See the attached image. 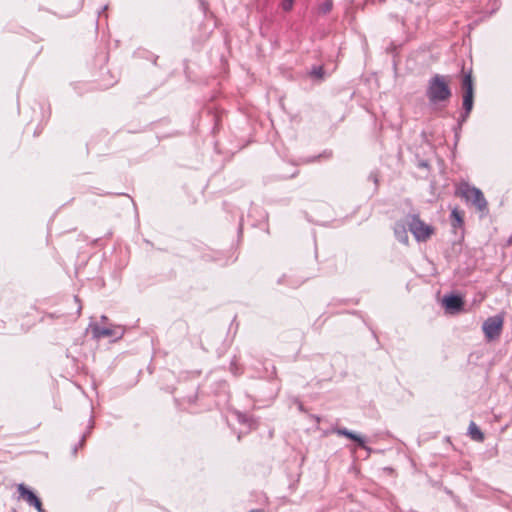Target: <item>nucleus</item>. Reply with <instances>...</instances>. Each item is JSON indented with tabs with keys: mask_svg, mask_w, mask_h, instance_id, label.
<instances>
[{
	"mask_svg": "<svg viewBox=\"0 0 512 512\" xmlns=\"http://www.w3.org/2000/svg\"><path fill=\"white\" fill-rule=\"evenodd\" d=\"M426 96L432 104L448 102L452 96L450 78L445 75L435 74L428 81Z\"/></svg>",
	"mask_w": 512,
	"mask_h": 512,
	"instance_id": "nucleus-1",
	"label": "nucleus"
},
{
	"mask_svg": "<svg viewBox=\"0 0 512 512\" xmlns=\"http://www.w3.org/2000/svg\"><path fill=\"white\" fill-rule=\"evenodd\" d=\"M455 196L464 199L467 203H471L479 212L487 210L488 203L482 191L467 182L457 184Z\"/></svg>",
	"mask_w": 512,
	"mask_h": 512,
	"instance_id": "nucleus-2",
	"label": "nucleus"
},
{
	"mask_svg": "<svg viewBox=\"0 0 512 512\" xmlns=\"http://www.w3.org/2000/svg\"><path fill=\"white\" fill-rule=\"evenodd\" d=\"M407 225L414 238L419 242H426L435 233V228L421 220L418 215H411Z\"/></svg>",
	"mask_w": 512,
	"mask_h": 512,
	"instance_id": "nucleus-3",
	"label": "nucleus"
},
{
	"mask_svg": "<svg viewBox=\"0 0 512 512\" xmlns=\"http://www.w3.org/2000/svg\"><path fill=\"white\" fill-rule=\"evenodd\" d=\"M462 72H463V78L461 81V89L463 92V108L466 112V115H468L473 108L474 83H473L471 71L465 73L464 69H463Z\"/></svg>",
	"mask_w": 512,
	"mask_h": 512,
	"instance_id": "nucleus-4",
	"label": "nucleus"
},
{
	"mask_svg": "<svg viewBox=\"0 0 512 512\" xmlns=\"http://www.w3.org/2000/svg\"><path fill=\"white\" fill-rule=\"evenodd\" d=\"M503 325L504 316L502 314L487 318L482 325L485 338L488 341L499 338L503 330Z\"/></svg>",
	"mask_w": 512,
	"mask_h": 512,
	"instance_id": "nucleus-5",
	"label": "nucleus"
},
{
	"mask_svg": "<svg viewBox=\"0 0 512 512\" xmlns=\"http://www.w3.org/2000/svg\"><path fill=\"white\" fill-rule=\"evenodd\" d=\"M18 492L21 498L24 499L29 505L34 506L39 512L43 511L40 499L24 484L18 485Z\"/></svg>",
	"mask_w": 512,
	"mask_h": 512,
	"instance_id": "nucleus-6",
	"label": "nucleus"
},
{
	"mask_svg": "<svg viewBox=\"0 0 512 512\" xmlns=\"http://www.w3.org/2000/svg\"><path fill=\"white\" fill-rule=\"evenodd\" d=\"M443 303L450 310H459L463 306L462 298L455 295L445 297Z\"/></svg>",
	"mask_w": 512,
	"mask_h": 512,
	"instance_id": "nucleus-7",
	"label": "nucleus"
},
{
	"mask_svg": "<svg viewBox=\"0 0 512 512\" xmlns=\"http://www.w3.org/2000/svg\"><path fill=\"white\" fill-rule=\"evenodd\" d=\"M451 224L453 228H461L464 225V212L457 207L451 212Z\"/></svg>",
	"mask_w": 512,
	"mask_h": 512,
	"instance_id": "nucleus-8",
	"label": "nucleus"
},
{
	"mask_svg": "<svg viewBox=\"0 0 512 512\" xmlns=\"http://www.w3.org/2000/svg\"><path fill=\"white\" fill-rule=\"evenodd\" d=\"M468 433H469V436L471 437V439H473L475 441L482 442L484 440L483 432L473 421L470 422V424H469Z\"/></svg>",
	"mask_w": 512,
	"mask_h": 512,
	"instance_id": "nucleus-9",
	"label": "nucleus"
},
{
	"mask_svg": "<svg viewBox=\"0 0 512 512\" xmlns=\"http://www.w3.org/2000/svg\"><path fill=\"white\" fill-rule=\"evenodd\" d=\"M337 434L338 435H341V436H345L351 440H354L358 443V445L362 448H365V442L363 440L362 437H360L359 435L347 430V429H338L337 430Z\"/></svg>",
	"mask_w": 512,
	"mask_h": 512,
	"instance_id": "nucleus-10",
	"label": "nucleus"
},
{
	"mask_svg": "<svg viewBox=\"0 0 512 512\" xmlns=\"http://www.w3.org/2000/svg\"><path fill=\"white\" fill-rule=\"evenodd\" d=\"M394 233H395L396 237L401 242H403L406 245L408 244L409 238H408V235L406 233V229H405V225L404 224L397 223L395 228H394Z\"/></svg>",
	"mask_w": 512,
	"mask_h": 512,
	"instance_id": "nucleus-11",
	"label": "nucleus"
},
{
	"mask_svg": "<svg viewBox=\"0 0 512 512\" xmlns=\"http://www.w3.org/2000/svg\"><path fill=\"white\" fill-rule=\"evenodd\" d=\"M93 332L97 338L110 337L114 335L113 330L108 328L96 327L94 328Z\"/></svg>",
	"mask_w": 512,
	"mask_h": 512,
	"instance_id": "nucleus-12",
	"label": "nucleus"
},
{
	"mask_svg": "<svg viewBox=\"0 0 512 512\" xmlns=\"http://www.w3.org/2000/svg\"><path fill=\"white\" fill-rule=\"evenodd\" d=\"M293 1L294 0H283V2H282L283 10L290 11L293 7Z\"/></svg>",
	"mask_w": 512,
	"mask_h": 512,
	"instance_id": "nucleus-13",
	"label": "nucleus"
},
{
	"mask_svg": "<svg viewBox=\"0 0 512 512\" xmlns=\"http://www.w3.org/2000/svg\"><path fill=\"white\" fill-rule=\"evenodd\" d=\"M313 75L316 76L317 78H322L323 76V68L322 67H318L316 69L313 70Z\"/></svg>",
	"mask_w": 512,
	"mask_h": 512,
	"instance_id": "nucleus-14",
	"label": "nucleus"
},
{
	"mask_svg": "<svg viewBox=\"0 0 512 512\" xmlns=\"http://www.w3.org/2000/svg\"><path fill=\"white\" fill-rule=\"evenodd\" d=\"M46 317H48V318H51V319H52V318H54V315H53V314H47V315H46Z\"/></svg>",
	"mask_w": 512,
	"mask_h": 512,
	"instance_id": "nucleus-15",
	"label": "nucleus"
}]
</instances>
